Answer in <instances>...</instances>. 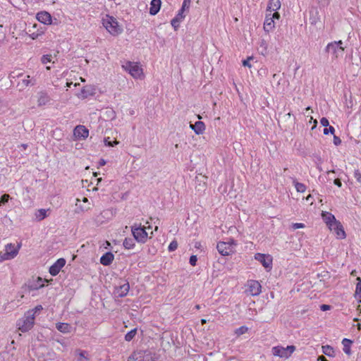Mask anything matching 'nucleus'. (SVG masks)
<instances>
[{
    "label": "nucleus",
    "instance_id": "f257e3e1",
    "mask_svg": "<svg viewBox=\"0 0 361 361\" xmlns=\"http://www.w3.org/2000/svg\"><path fill=\"white\" fill-rule=\"evenodd\" d=\"M342 40L333 41L326 44L324 52L331 58L332 62L341 58L344 54L345 47Z\"/></svg>",
    "mask_w": 361,
    "mask_h": 361
},
{
    "label": "nucleus",
    "instance_id": "f03ea898",
    "mask_svg": "<svg viewBox=\"0 0 361 361\" xmlns=\"http://www.w3.org/2000/svg\"><path fill=\"white\" fill-rule=\"evenodd\" d=\"M102 24L106 31L113 36H117L123 32L116 18L109 14L102 17Z\"/></svg>",
    "mask_w": 361,
    "mask_h": 361
},
{
    "label": "nucleus",
    "instance_id": "7ed1b4c3",
    "mask_svg": "<svg viewBox=\"0 0 361 361\" xmlns=\"http://www.w3.org/2000/svg\"><path fill=\"white\" fill-rule=\"evenodd\" d=\"M34 324V313L32 312H27L24 317L18 321L17 326L20 331L27 332L33 327Z\"/></svg>",
    "mask_w": 361,
    "mask_h": 361
},
{
    "label": "nucleus",
    "instance_id": "20e7f679",
    "mask_svg": "<svg viewBox=\"0 0 361 361\" xmlns=\"http://www.w3.org/2000/svg\"><path fill=\"white\" fill-rule=\"evenodd\" d=\"M295 350V345H288L286 348H284L281 345H277L273 347L271 350L272 354L274 356H278L281 358L285 359L290 357Z\"/></svg>",
    "mask_w": 361,
    "mask_h": 361
},
{
    "label": "nucleus",
    "instance_id": "39448f33",
    "mask_svg": "<svg viewBox=\"0 0 361 361\" xmlns=\"http://www.w3.org/2000/svg\"><path fill=\"white\" fill-rule=\"evenodd\" d=\"M131 232L135 240L140 243H145L148 238L145 228L141 225L135 224L131 226Z\"/></svg>",
    "mask_w": 361,
    "mask_h": 361
},
{
    "label": "nucleus",
    "instance_id": "423d86ee",
    "mask_svg": "<svg viewBox=\"0 0 361 361\" xmlns=\"http://www.w3.org/2000/svg\"><path fill=\"white\" fill-rule=\"evenodd\" d=\"M129 290V282L127 280L121 279L118 285L115 286L113 293L115 297L123 298L127 295Z\"/></svg>",
    "mask_w": 361,
    "mask_h": 361
},
{
    "label": "nucleus",
    "instance_id": "0eeeda50",
    "mask_svg": "<svg viewBox=\"0 0 361 361\" xmlns=\"http://www.w3.org/2000/svg\"><path fill=\"white\" fill-rule=\"evenodd\" d=\"M122 67L134 78H138L142 74V69L140 68L138 63L127 61Z\"/></svg>",
    "mask_w": 361,
    "mask_h": 361
},
{
    "label": "nucleus",
    "instance_id": "6e6552de",
    "mask_svg": "<svg viewBox=\"0 0 361 361\" xmlns=\"http://www.w3.org/2000/svg\"><path fill=\"white\" fill-rule=\"evenodd\" d=\"M130 359H132L133 361H155L154 355L148 350L134 352Z\"/></svg>",
    "mask_w": 361,
    "mask_h": 361
},
{
    "label": "nucleus",
    "instance_id": "1a4fd4ad",
    "mask_svg": "<svg viewBox=\"0 0 361 361\" xmlns=\"http://www.w3.org/2000/svg\"><path fill=\"white\" fill-rule=\"evenodd\" d=\"M233 240L231 242H219L216 245L218 252L223 256H228L233 252Z\"/></svg>",
    "mask_w": 361,
    "mask_h": 361
},
{
    "label": "nucleus",
    "instance_id": "9d476101",
    "mask_svg": "<svg viewBox=\"0 0 361 361\" xmlns=\"http://www.w3.org/2000/svg\"><path fill=\"white\" fill-rule=\"evenodd\" d=\"M329 228L335 233L338 239H344L346 236L343 227L338 221L330 224Z\"/></svg>",
    "mask_w": 361,
    "mask_h": 361
},
{
    "label": "nucleus",
    "instance_id": "9b49d317",
    "mask_svg": "<svg viewBox=\"0 0 361 361\" xmlns=\"http://www.w3.org/2000/svg\"><path fill=\"white\" fill-rule=\"evenodd\" d=\"M247 286V292L251 295L256 296L260 294L262 286L257 281L249 280Z\"/></svg>",
    "mask_w": 361,
    "mask_h": 361
},
{
    "label": "nucleus",
    "instance_id": "f8f14e48",
    "mask_svg": "<svg viewBox=\"0 0 361 361\" xmlns=\"http://www.w3.org/2000/svg\"><path fill=\"white\" fill-rule=\"evenodd\" d=\"M255 259L259 262L266 269H271L272 266V258L269 255L256 253Z\"/></svg>",
    "mask_w": 361,
    "mask_h": 361
},
{
    "label": "nucleus",
    "instance_id": "ddd939ff",
    "mask_svg": "<svg viewBox=\"0 0 361 361\" xmlns=\"http://www.w3.org/2000/svg\"><path fill=\"white\" fill-rule=\"evenodd\" d=\"M66 259L64 258H59L50 267L49 269V274L55 276L59 274L61 269L65 266L66 264Z\"/></svg>",
    "mask_w": 361,
    "mask_h": 361
},
{
    "label": "nucleus",
    "instance_id": "4468645a",
    "mask_svg": "<svg viewBox=\"0 0 361 361\" xmlns=\"http://www.w3.org/2000/svg\"><path fill=\"white\" fill-rule=\"evenodd\" d=\"M73 135L78 140H84L89 135V130L84 126H77L73 130Z\"/></svg>",
    "mask_w": 361,
    "mask_h": 361
},
{
    "label": "nucleus",
    "instance_id": "2eb2a0df",
    "mask_svg": "<svg viewBox=\"0 0 361 361\" xmlns=\"http://www.w3.org/2000/svg\"><path fill=\"white\" fill-rule=\"evenodd\" d=\"M36 18L39 22L44 25H51L52 23V17L47 11L38 12L36 15Z\"/></svg>",
    "mask_w": 361,
    "mask_h": 361
},
{
    "label": "nucleus",
    "instance_id": "dca6fc26",
    "mask_svg": "<svg viewBox=\"0 0 361 361\" xmlns=\"http://www.w3.org/2000/svg\"><path fill=\"white\" fill-rule=\"evenodd\" d=\"M19 249L20 245L16 247L14 244L8 243L5 245L4 252L7 257L8 256V258L12 259L18 255Z\"/></svg>",
    "mask_w": 361,
    "mask_h": 361
},
{
    "label": "nucleus",
    "instance_id": "f3484780",
    "mask_svg": "<svg viewBox=\"0 0 361 361\" xmlns=\"http://www.w3.org/2000/svg\"><path fill=\"white\" fill-rule=\"evenodd\" d=\"M310 18L309 21L312 25H316L320 21V15L317 8H312L309 11Z\"/></svg>",
    "mask_w": 361,
    "mask_h": 361
},
{
    "label": "nucleus",
    "instance_id": "a211bd4d",
    "mask_svg": "<svg viewBox=\"0 0 361 361\" xmlns=\"http://www.w3.org/2000/svg\"><path fill=\"white\" fill-rule=\"evenodd\" d=\"M161 6V0H152L150 2L149 14L152 16L157 15L160 11Z\"/></svg>",
    "mask_w": 361,
    "mask_h": 361
},
{
    "label": "nucleus",
    "instance_id": "6ab92c4d",
    "mask_svg": "<svg viewBox=\"0 0 361 361\" xmlns=\"http://www.w3.org/2000/svg\"><path fill=\"white\" fill-rule=\"evenodd\" d=\"M114 259V255L111 252H106L100 258V263L104 266L110 265Z\"/></svg>",
    "mask_w": 361,
    "mask_h": 361
},
{
    "label": "nucleus",
    "instance_id": "aec40b11",
    "mask_svg": "<svg viewBox=\"0 0 361 361\" xmlns=\"http://www.w3.org/2000/svg\"><path fill=\"white\" fill-rule=\"evenodd\" d=\"M190 127L197 135H200L205 130V125L202 121H196L194 124L190 123Z\"/></svg>",
    "mask_w": 361,
    "mask_h": 361
},
{
    "label": "nucleus",
    "instance_id": "412c9836",
    "mask_svg": "<svg viewBox=\"0 0 361 361\" xmlns=\"http://www.w3.org/2000/svg\"><path fill=\"white\" fill-rule=\"evenodd\" d=\"M50 209H37L35 213V219L37 221H41L45 218H47L49 213H50Z\"/></svg>",
    "mask_w": 361,
    "mask_h": 361
},
{
    "label": "nucleus",
    "instance_id": "4be33fe9",
    "mask_svg": "<svg viewBox=\"0 0 361 361\" xmlns=\"http://www.w3.org/2000/svg\"><path fill=\"white\" fill-rule=\"evenodd\" d=\"M275 27L274 20L268 15L266 14L265 20L264 23V30L267 32L271 31Z\"/></svg>",
    "mask_w": 361,
    "mask_h": 361
},
{
    "label": "nucleus",
    "instance_id": "5701e85b",
    "mask_svg": "<svg viewBox=\"0 0 361 361\" xmlns=\"http://www.w3.org/2000/svg\"><path fill=\"white\" fill-rule=\"evenodd\" d=\"M322 219L324 221L328 227L330 226V224H332L337 221L335 216L328 212H322Z\"/></svg>",
    "mask_w": 361,
    "mask_h": 361
},
{
    "label": "nucleus",
    "instance_id": "b1692460",
    "mask_svg": "<svg viewBox=\"0 0 361 361\" xmlns=\"http://www.w3.org/2000/svg\"><path fill=\"white\" fill-rule=\"evenodd\" d=\"M44 286V281L40 277H38L36 281L30 282L28 285V288L30 290H38Z\"/></svg>",
    "mask_w": 361,
    "mask_h": 361
},
{
    "label": "nucleus",
    "instance_id": "393cba45",
    "mask_svg": "<svg viewBox=\"0 0 361 361\" xmlns=\"http://www.w3.org/2000/svg\"><path fill=\"white\" fill-rule=\"evenodd\" d=\"M50 101V98L47 93L41 92L39 93L37 104L38 106H44L48 104Z\"/></svg>",
    "mask_w": 361,
    "mask_h": 361
},
{
    "label": "nucleus",
    "instance_id": "a878e982",
    "mask_svg": "<svg viewBox=\"0 0 361 361\" xmlns=\"http://www.w3.org/2000/svg\"><path fill=\"white\" fill-rule=\"evenodd\" d=\"M281 8L280 0H270L267 6V11H276Z\"/></svg>",
    "mask_w": 361,
    "mask_h": 361
},
{
    "label": "nucleus",
    "instance_id": "bb28decb",
    "mask_svg": "<svg viewBox=\"0 0 361 361\" xmlns=\"http://www.w3.org/2000/svg\"><path fill=\"white\" fill-rule=\"evenodd\" d=\"M352 341L348 338H343L342 341V344L343 345V350L347 355L351 354L350 346L352 344Z\"/></svg>",
    "mask_w": 361,
    "mask_h": 361
},
{
    "label": "nucleus",
    "instance_id": "cd10ccee",
    "mask_svg": "<svg viewBox=\"0 0 361 361\" xmlns=\"http://www.w3.org/2000/svg\"><path fill=\"white\" fill-rule=\"evenodd\" d=\"M56 329L60 332L66 334L70 332L71 326L67 323L59 322L56 324Z\"/></svg>",
    "mask_w": 361,
    "mask_h": 361
},
{
    "label": "nucleus",
    "instance_id": "c85d7f7f",
    "mask_svg": "<svg viewBox=\"0 0 361 361\" xmlns=\"http://www.w3.org/2000/svg\"><path fill=\"white\" fill-rule=\"evenodd\" d=\"M291 179L293 180V183L297 192H301V193L305 192L307 188L305 184L298 182L295 178H291Z\"/></svg>",
    "mask_w": 361,
    "mask_h": 361
},
{
    "label": "nucleus",
    "instance_id": "c756f323",
    "mask_svg": "<svg viewBox=\"0 0 361 361\" xmlns=\"http://www.w3.org/2000/svg\"><path fill=\"white\" fill-rule=\"evenodd\" d=\"M135 238H126L123 240V245L126 249L130 250L134 248L135 243Z\"/></svg>",
    "mask_w": 361,
    "mask_h": 361
},
{
    "label": "nucleus",
    "instance_id": "7c9ffc66",
    "mask_svg": "<svg viewBox=\"0 0 361 361\" xmlns=\"http://www.w3.org/2000/svg\"><path fill=\"white\" fill-rule=\"evenodd\" d=\"M322 353L329 357L334 356V350L331 346L329 345L322 346Z\"/></svg>",
    "mask_w": 361,
    "mask_h": 361
},
{
    "label": "nucleus",
    "instance_id": "2f4dec72",
    "mask_svg": "<svg viewBox=\"0 0 361 361\" xmlns=\"http://www.w3.org/2000/svg\"><path fill=\"white\" fill-rule=\"evenodd\" d=\"M77 352L79 356L78 361H83V360L87 361L89 360L88 353L87 351L78 350Z\"/></svg>",
    "mask_w": 361,
    "mask_h": 361
},
{
    "label": "nucleus",
    "instance_id": "473e14b6",
    "mask_svg": "<svg viewBox=\"0 0 361 361\" xmlns=\"http://www.w3.org/2000/svg\"><path fill=\"white\" fill-rule=\"evenodd\" d=\"M183 20V19L178 18V16H175L171 21V24L172 27L174 28L175 30H176L179 26L180 23Z\"/></svg>",
    "mask_w": 361,
    "mask_h": 361
},
{
    "label": "nucleus",
    "instance_id": "72a5a7b5",
    "mask_svg": "<svg viewBox=\"0 0 361 361\" xmlns=\"http://www.w3.org/2000/svg\"><path fill=\"white\" fill-rule=\"evenodd\" d=\"M136 333H137L136 329L130 330L125 335V340L126 341H130L131 340H133L134 338V337L136 335Z\"/></svg>",
    "mask_w": 361,
    "mask_h": 361
},
{
    "label": "nucleus",
    "instance_id": "f704fd0d",
    "mask_svg": "<svg viewBox=\"0 0 361 361\" xmlns=\"http://www.w3.org/2000/svg\"><path fill=\"white\" fill-rule=\"evenodd\" d=\"M355 297L361 302V280L356 284L355 288Z\"/></svg>",
    "mask_w": 361,
    "mask_h": 361
},
{
    "label": "nucleus",
    "instance_id": "c9c22d12",
    "mask_svg": "<svg viewBox=\"0 0 361 361\" xmlns=\"http://www.w3.org/2000/svg\"><path fill=\"white\" fill-rule=\"evenodd\" d=\"M248 331V328L245 326H242L238 329H235V334L237 335V336H240V335H243L245 333H247Z\"/></svg>",
    "mask_w": 361,
    "mask_h": 361
},
{
    "label": "nucleus",
    "instance_id": "e433bc0d",
    "mask_svg": "<svg viewBox=\"0 0 361 361\" xmlns=\"http://www.w3.org/2000/svg\"><path fill=\"white\" fill-rule=\"evenodd\" d=\"M51 54H44L41 57V62L43 64H47L51 61Z\"/></svg>",
    "mask_w": 361,
    "mask_h": 361
},
{
    "label": "nucleus",
    "instance_id": "4c0bfd02",
    "mask_svg": "<svg viewBox=\"0 0 361 361\" xmlns=\"http://www.w3.org/2000/svg\"><path fill=\"white\" fill-rule=\"evenodd\" d=\"M10 199V196L8 194H4L1 197H0V207L4 205L6 203L8 202Z\"/></svg>",
    "mask_w": 361,
    "mask_h": 361
},
{
    "label": "nucleus",
    "instance_id": "58836bf2",
    "mask_svg": "<svg viewBox=\"0 0 361 361\" xmlns=\"http://www.w3.org/2000/svg\"><path fill=\"white\" fill-rule=\"evenodd\" d=\"M104 142V145L108 147H114V145H116L118 143L117 141L110 140L109 137H105Z\"/></svg>",
    "mask_w": 361,
    "mask_h": 361
},
{
    "label": "nucleus",
    "instance_id": "ea45409f",
    "mask_svg": "<svg viewBox=\"0 0 361 361\" xmlns=\"http://www.w3.org/2000/svg\"><path fill=\"white\" fill-rule=\"evenodd\" d=\"M260 48L262 49V54L266 55L267 54V44L264 39H262L260 42Z\"/></svg>",
    "mask_w": 361,
    "mask_h": 361
},
{
    "label": "nucleus",
    "instance_id": "a19ab883",
    "mask_svg": "<svg viewBox=\"0 0 361 361\" xmlns=\"http://www.w3.org/2000/svg\"><path fill=\"white\" fill-rule=\"evenodd\" d=\"M178 247V243L176 240H173L170 243L168 250L169 252L175 251Z\"/></svg>",
    "mask_w": 361,
    "mask_h": 361
},
{
    "label": "nucleus",
    "instance_id": "79ce46f5",
    "mask_svg": "<svg viewBox=\"0 0 361 361\" xmlns=\"http://www.w3.org/2000/svg\"><path fill=\"white\" fill-rule=\"evenodd\" d=\"M44 33L43 31H41V30H37V32H34L31 34L29 35V37L32 39H36L39 37V36L42 35V34Z\"/></svg>",
    "mask_w": 361,
    "mask_h": 361
},
{
    "label": "nucleus",
    "instance_id": "37998d69",
    "mask_svg": "<svg viewBox=\"0 0 361 361\" xmlns=\"http://www.w3.org/2000/svg\"><path fill=\"white\" fill-rule=\"evenodd\" d=\"M324 135H328L329 133L334 135L335 133V128L333 126H329V127H325L323 130Z\"/></svg>",
    "mask_w": 361,
    "mask_h": 361
},
{
    "label": "nucleus",
    "instance_id": "c03bdc74",
    "mask_svg": "<svg viewBox=\"0 0 361 361\" xmlns=\"http://www.w3.org/2000/svg\"><path fill=\"white\" fill-rule=\"evenodd\" d=\"M29 78H30V76L27 75V78H25V79L22 80V83H23L24 87H27L29 85H34V83H32L31 82V80H29Z\"/></svg>",
    "mask_w": 361,
    "mask_h": 361
},
{
    "label": "nucleus",
    "instance_id": "a18cd8bd",
    "mask_svg": "<svg viewBox=\"0 0 361 361\" xmlns=\"http://www.w3.org/2000/svg\"><path fill=\"white\" fill-rule=\"evenodd\" d=\"M187 10V8H183V6H181L180 9L178 11V13L176 14V16L181 19H184L185 16L183 15L184 11Z\"/></svg>",
    "mask_w": 361,
    "mask_h": 361
},
{
    "label": "nucleus",
    "instance_id": "49530a36",
    "mask_svg": "<svg viewBox=\"0 0 361 361\" xmlns=\"http://www.w3.org/2000/svg\"><path fill=\"white\" fill-rule=\"evenodd\" d=\"M354 178L359 183L361 184V172L359 170H355L354 171Z\"/></svg>",
    "mask_w": 361,
    "mask_h": 361
},
{
    "label": "nucleus",
    "instance_id": "de8ad7c7",
    "mask_svg": "<svg viewBox=\"0 0 361 361\" xmlns=\"http://www.w3.org/2000/svg\"><path fill=\"white\" fill-rule=\"evenodd\" d=\"M317 1L320 7H326L329 4L331 0H317Z\"/></svg>",
    "mask_w": 361,
    "mask_h": 361
},
{
    "label": "nucleus",
    "instance_id": "09e8293b",
    "mask_svg": "<svg viewBox=\"0 0 361 361\" xmlns=\"http://www.w3.org/2000/svg\"><path fill=\"white\" fill-rule=\"evenodd\" d=\"M42 309V306L41 305H37L35 308L28 310L27 312H32L34 313V316L35 317V314L40 312Z\"/></svg>",
    "mask_w": 361,
    "mask_h": 361
},
{
    "label": "nucleus",
    "instance_id": "8fccbe9b",
    "mask_svg": "<svg viewBox=\"0 0 361 361\" xmlns=\"http://www.w3.org/2000/svg\"><path fill=\"white\" fill-rule=\"evenodd\" d=\"M197 257L196 255H191L189 259V262L192 266H195L197 264Z\"/></svg>",
    "mask_w": 361,
    "mask_h": 361
},
{
    "label": "nucleus",
    "instance_id": "3c124183",
    "mask_svg": "<svg viewBox=\"0 0 361 361\" xmlns=\"http://www.w3.org/2000/svg\"><path fill=\"white\" fill-rule=\"evenodd\" d=\"M320 123L324 127H328L329 126V120L325 117H322L320 119Z\"/></svg>",
    "mask_w": 361,
    "mask_h": 361
},
{
    "label": "nucleus",
    "instance_id": "603ef678",
    "mask_svg": "<svg viewBox=\"0 0 361 361\" xmlns=\"http://www.w3.org/2000/svg\"><path fill=\"white\" fill-rule=\"evenodd\" d=\"M305 226V224H302V223H294L291 226L292 228L294 230L298 229V228H302Z\"/></svg>",
    "mask_w": 361,
    "mask_h": 361
},
{
    "label": "nucleus",
    "instance_id": "864d4df0",
    "mask_svg": "<svg viewBox=\"0 0 361 361\" xmlns=\"http://www.w3.org/2000/svg\"><path fill=\"white\" fill-rule=\"evenodd\" d=\"M334 144L336 146H338L341 144V140L339 137L334 135V140H333Z\"/></svg>",
    "mask_w": 361,
    "mask_h": 361
},
{
    "label": "nucleus",
    "instance_id": "5fc2aeb1",
    "mask_svg": "<svg viewBox=\"0 0 361 361\" xmlns=\"http://www.w3.org/2000/svg\"><path fill=\"white\" fill-rule=\"evenodd\" d=\"M9 259H11L8 258V256L7 257V255H5L4 252H0V262Z\"/></svg>",
    "mask_w": 361,
    "mask_h": 361
},
{
    "label": "nucleus",
    "instance_id": "6e6d98bb",
    "mask_svg": "<svg viewBox=\"0 0 361 361\" xmlns=\"http://www.w3.org/2000/svg\"><path fill=\"white\" fill-rule=\"evenodd\" d=\"M268 15L274 20V19H279L280 17L279 13L276 11H274L273 13L270 12Z\"/></svg>",
    "mask_w": 361,
    "mask_h": 361
},
{
    "label": "nucleus",
    "instance_id": "4d7b16f0",
    "mask_svg": "<svg viewBox=\"0 0 361 361\" xmlns=\"http://www.w3.org/2000/svg\"><path fill=\"white\" fill-rule=\"evenodd\" d=\"M82 94H83L84 97H87L88 95L90 94L89 92V88L87 87H83V89L82 90Z\"/></svg>",
    "mask_w": 361,
    "mask_h": 361
},
{
    "label": "nucleus",
    "instance_id": "13d9d810",
    "mask_svg": "<svg viewBox=\"0 0 361 361\" xmlns=\"http://www.w3.org/2000/svg\"><path fill=\"white\" fill-rule=\"evenodd\" d=\"M252 59V57H248L247 59L243 61V65L244 66L251 67V64L250 63V61Z\"/></svg>",
    "mask_w": 361,
    "mask_h": 361
},
{
    "label": "nucleus",
    "instance_id": "bf43d9fd",
    "mask_svg": "<svg viewBox=\"0 0 361 361\" xmlns=\"http://www.w3.org/2000/svg\"><path fill=\"white\" fill-rule=\"evenodd\" d=\"M191 0H183L182 6L183 8H187V10H189Z\"/></svg>",
    "mask_w": 361,
    "mask_h": 361
},
{
    "label": "nucleus",
    "instance_id": "052dcab7",
    "mask_svg": "<svg viewBox=\"0 0 361 361\" xmlns=\"http://www.w3.org/2000/svg\"><path fill=\"white\" fill-rule=\"evenodd\" d=\"M334 185H337L338 188H341L342 186L341 180L339 178L334 179Z\"/></svg>",
    "mask_w": 361,
    "mask_h": 361
},
{
    "label": "nucleus",
    "instance_id": "680f3d73",
    "mask_svg": "<svg viewBox=\"0 0 361 361\" xmlns=\"http://www.w3.org/2000/svg\"><path fill=\"white\" fill-rule=\"evenodd\" d=\"M330 305H322L321 307H320V309L322 311H326V310H329L330 309Z\"/></svg>",
    "mask_w": 361,
    "mask_h": 361
},
{
    "label": "nucleus",
    "instance_id": "e2e57ef3",
    "mask_svg": "<svg viewBox=\"0 0 361 361\" xmlns=\"http://www.w3.org/2000/svg\"><path fill=\"white\" fill-rule=\"evenodd\" d=\"M98 164L99 166H104L106 164V161L103 159H101Z\"/></svg>",
    "mask_w": 361,
    "mask_h": 361
},
{
    "label": "nucleus",
    "instance_id": "0e129e2a",
    "mask_svg": "<svg viewBox=\"0 0 361 361\" xmlns=\"http://www.w3.org/2000/svg\"><path fill=\"white\" fill-rule=\"evenodd\" d=\"M317 361H327V360L324 356L320 355L318 357Z\"/></svg>",
    "mask_w": 361,
    "mask_h": 361
},
{
    "label": "nucleus",
    "instance_id": "69168bd1",
    "mask_svg": "<svg viewBox=\"0 0 361 361\" xmlns=\"http://www.w3.org/2000/svg\"><path fill=\"white\" fill-rule=\"evenodd\" d=\"M82 211H87L89 209V207H80Z\"/></svg>",
    "mask_w": 361,
    "mask_h": 361
},
{
    "label": "nucleus",
    "instance_id": "338daca9",
    "mask_svg": "<svg viewBox=\"0 0 361 361\" xmlns=\"http://www.w3.org/2000/svg\"><path fill=\"white\" fill-rule=\"evenodd\" d=\"M336 173V172H335V171H334V170H331V171H328V174H330V173Z\"/></svg>",
    "mask_w": 361,
    "mask_h": 361
},
{
    "label": "nucleus",
    "instance_id": "774afa93",
    "mask_svg": "<svg viewBox=\"0 0 361 361\" xmlns=\"http://www.w3.org/2000/svg\"><path fill=\"white\" fill-rule=\"evenodd\" d=\"M83 202H88L87 198L84 197V198H83Z\"/></svg>",
    "mask_w": 361,
    "mask_h": 361
}]
</instances>
